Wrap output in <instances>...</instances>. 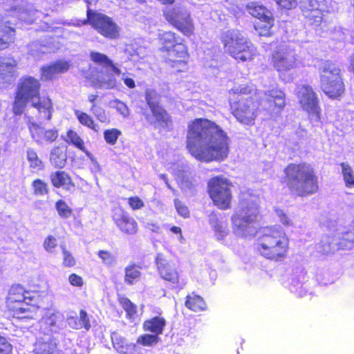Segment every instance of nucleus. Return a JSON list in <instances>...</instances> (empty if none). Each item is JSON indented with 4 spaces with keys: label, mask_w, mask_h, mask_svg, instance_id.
Segmentation results:
<instances>
[{
    "label": "nucleus",
    "mask_w": 354,
    "mask_h": 354,
    "mask_svg": "<svg viewBox=\"0 0 354 354\" xmlns=\"http://www.w3.org/2000/svg\"><path fill=\"white\" fill-rule=\"evenodd\" d=\"M186 149L198 161L220 162L229 156L230 139L215 122L204 118H195L187 124Z\"/></svg>",
    "instance_id": "1"
},
{
    "label": "nucleus",
    "mask_w": 354,
    "mask_h": 354,
    "mask_svg": "<svg viewBox=\"0 0 354 354\" xmlns=\"http://www.w3.org/2000/svg\"><path fill=\"white\" fill-rule=\"evenodd\" d=\"M40 80L34 76H22L17 85L12 111L15 115H22L28 104L42 114L44 119L50 120L53 113V103L48 95H41Z\"/></svg>",
    "instance_id": "2"
},
{
    "label": "nucleus",
    "mask_w": 354,
    "mask_h": 354,
    "mask_svg": "<svg viewBox=\"0 0 354 354\" xmlns=\"http://www.w3.org/2000/svg\"><path fill=\"white\" fill-rule=\"evenodd\" d=\"M281 183L298 197H307L318 192L319 182L314 167L306 162H290L283 170Z\"/></svg>",
    "instance_id": "3"
},
{
    "label": "nucleus",
    "mask_w": 354,
    "mask_h": 354,
    "mask_svg": "<svg viewBox=\"0 0 354 354\" xmlns=\"http://www.w3.org/2000/svg\"><path fill=\"white\" fill-rule=\"evenodd\" d=\"M254 248L266 259L282 261L288 257L290 239L286 231L279 225H267L257 232Z\"/></svg>",
    "instance_id": "4"
},
{
    "label": "nucleus",
    "mask_w": 354,
    "mask_h": 354,
    "mask_svg": "<svg viewBox=\"0 0 354 354\" xmlns=\"http://www.w3.org/2000/svg\"><path fill=\"white\" fill-rule=\"evenodd\" d=\"M156 40L165 64L177 73L188 70L190 53L185 39L173 30H163Z\"/></svg>",
    "instance_id": "5"
},
{
    "label": "nucleus",
    "mask_w": 354,
    "mask_h": 354,
    "mask_svg": "<svg viewBox=\"0 0 354 354\" xmlns=\"http://www.w3.org/2000/svg\"><path fill=\"white\" fill-rule=\"evenodd\" d=\"M44 299V295L38 291L26 290L21 284H13L8 290L6 306L13 318L28 321L35 319Z\"/></svg>",
    "instance_id": "6"
},
{
    "label": "nucleus",
    "mask_w": 354,
    "mask_h": 354,
    "mask_svg": "<svg viewBox=\"0 0 354 354\" xmlns=\"http://www.w3.org/2000/svg\"><path fill=\"white\" fill-rule=\"evenodd\" d=\"M220 41L224 52L238 63L251 62L257 55V48L240 30L230 29L222 32Z\"/></svg>",
    "instance_id": "7"
},
{
    "label": "nucleus",
    "mask_w": 354,
    "mask_h": 354,
    "mask_svg": "<svg viewBox=\"0 0 354 354\" xmlns=\"http://www.w3.org/2000/svg\"><path fill=\"white\" fill-rule=\"evenodd\" d=\"M322 91L331 100H339L344 95L346 86L339 66L331 60H326L319 68Z\"/></svg>",
    "instance_id": "8"
},
{
    "label": "nucleus",
    "mask_w": 354,
    "mask_h": 354,
    "mask_svg": "<svg viewBox=\"0 0 354 354\" xmlns=\"http://www.w3.org/2000/svg\"><path fill=\"white\" fill-rule=\"evenodd\" d=\"M232 181L223 175L213 176L207 180V194L217 209L227 210L232 207Z\"/></svg>",
    "instance_id": "9"
},
{
    "label": "nucleus",
    "mask_w": 354,
    "mask_h": 354,
    "mask_svg": "<svg viewBox=\"0 0 354 354\" xmlns=\"http://www.w3.org/2000/svg\"><path fill=\"white\" fill-rule=\"evenodd\" d=\"M145 98L149 109V112L146 109L141 110L145 120L159 133L170 131L173 127V119L170 113L159 102L155 100L151 92H146Z\"/></svg>",
    "instance_id": "10"
},
{
    "label": "nucleus",
    "mask_w": 354,
    "mask_h": 354,
    "mask_svg": "<svg viewBox=\"0 0 354 354\" xmlns=\"http://www.w3.org/2000/svg\"><path fill=\"white\" fill-rule=\"evenodd\" d=\"M83 25L88 24L104 38L114 40L120 35V28L113 19L105 14L92 10L90 6L86 10V19Z\"/></svg>",
    "instance_id": "11"
},
{
    "label": "nucleus",
    "mask_w": 354,
    "mask_h": 354,
    "mask_svg": "<svg viewBox=\"0 0 354 354\" xmlns=\"http://www.w3.org/2000/svg\"><path fill=\"white\" fill-rule=\"evenodd\" d=\"M165 19L184 36L194 35L195 26L191 12L185 7L174 6L163 10Z\"/></svg>",
    "instance_id": "12"
},
{
    "label": "nucleus",
    "mask_w": 354,
    "mask_h": 354,
    "mask_svg": "<svg viewBox=\"0 0 354 354\" xmlns=\"http://www.w3.org/2000/svg\"><path fill=\"white\" fill-rule=\"evenodd\" d=\"M231 113L240 124L252 127L259 115V106L252 97L230 103Z\"/></svg>",
    "instance_id": "13"
},
{
    "label": "nucleus",
    "mask_w": 354,
    "mask_h": 354,
    "mask_svg": "<svg viewBox=\"0 0 354 354\" xmlns=\"http://www.w3.org/2000/svg\"><path fill=\"white\" fill-rule=\"evenodd\" d=\"M155 262L160 277L172 288H182L186 281L181 277L175 263L167 260L162 254H158Z\"/></svg>",
    "instance_id": "14"
},
{
    "label": "nucleus",
    "mask_w": 354,
    "mask_h": 354,
    "mask_svg": "<svg viewBox=\"0 0 354 354\" xmlns=\"http://www.w3.org/2000/svg\"><path fill=\"white\" fill-rule=\"evenodd\" d=\"M301 12L310 26H319L326 12H328L326 0H300Z\"/></svg>",
    "instance_id": "15"
},
{
    "label": "nucleus",
    "mask_w": 354,
    "mask_h": 354,
    "mask_svg": "<svg viewBox=\"0 0 354 354\" xmlns=\"http://www.w3.org/2000/svg\"><path fill=\"white\" fill-rule=\"evenodd\" d=\"M259 214L255 202L242 199L239 201V209L231 217L232 222L239 229L248 227L254 223Z\"/></svg>",
    "instance_id": "16"
},
{
    "label": "nucleus",
    "mask_w": 354,
    "mask_h": 354,
    "mask_svg": "<svg viewBox=\"0 0 354 354\" xmlns=\"http://www.w3.org/2000/svg\"><path fill=\"white\" fill-rule=\"evenodd\" d=\"M299 103L310 116H314L317 120L321 117L322 109L317 93L312 86L302 85L298 93Z\"/></svg>",
    "instance_id": "17"
},
{
    "label": "nucleus",
    "mask_w": 354,
    "mask_h": 354,
    "mask_svg": "<svg viewBox=\"0 0 354 354\" xmlns=\"http://www.w3.org/2000/svg\"><path fill=\"white\" fill-rule=\"evenodd\" d=\"M270 64L280 75H285L297 66L296 57L283 49H277L271 53Z\"/></svg>",
    "instance_id": "18"
},
{
    "label": "nucleus",
    "mask_w": 354,
    "mask_h": 354,
    "mask_svg": "<svg viewBox=\"0 0 354 354\" xmlns=\"http://www.w3.org/2000/svg\"><path fill=\"white\" fill-rule=\"evenodd\" d=\"M111 218L114 224L122 234L131 236L138 232L137 221L121 206L112 209Z\"/></svg>",
    "instance_id": "19"
},
{
    "label": "nucleus",
    "mask_w": 354,
    "mask_h": 354,
    "mask_svg": "<svg viewBox=\"0 0 354 354\" xmlns=\"http://www.w3.org/2000/svg\"><path fill=\"white\" fill-rule=\"evenodd\" d=\"M263 95L267 103V106L264 108L266 113L270 117L280 115L286 105L284 91L277 88H272L266 91Z\"/></svg>",
    "instance_id": "20"
},
{
    "label": "nucleus",
    "mask_w": 354,
    "mask_h": 354,
    "mask_svg": "<svg viewBox=\"0 0 354 354\" xmlns=\"http://www.w3.org/2000/svg\"><path fill=\"white\" fill-rule=\"evenodd\" d=\"M17 62L12 57H0V87L15 81L17 73Z\"/></svg>",
    "instance_id": "21"
},
{
    "label": "nucleus",
    "mask_w": 354,
    "mask_h": 354,
    "mask_svg": "<svg viewBox=\"0 0 354 354\" xmlns=\"http://www.w3.org/2000/svg\"><path fill=\"white\" fill-rule=\"evenodd\" d=\"M70 68L68 61L59 59L43 66L40 68V79L42 81H51L56 78L59 74L66 73Z\"/></svg>",
    "instance_id": "22"
},
{
    "label": "nucleus",
    "mask_w": 354,
    "mask_h": 354,
    "mask_svg": "<svg viewBox=\"0 0 354 354\" xmlns=\"http://www.w3.org/2000/svg\"><path fill=\"white\" fill-rule=\"evenodd\" d=\"M16 28L9 21L0 17V51L9 49L15 42Z\"/></svg>",
    "instance_id": "23"
},
{
    "label": "nucleus",
    "mask_w": 354,
    "mask_h": 354,
    "mask_svg": "<svg viewBox=\"0 0 354 354\" xmlns=\"http://www.w3.org/2000/svg\"><path fill=\"white\" fill-rule=\"evenodd\" d=\"M59 343L55 338L37 340L34 344L33 354H61Z\"/></svg>",
    "instance_id": "24"
},
{
    "label": "nucleus",
    "mask_w": 354,
    "mask_h": 354,
    "mask_svg": "<svg viewBox=\"0 0 354 354\" xmlns=\"http://www.w3.org/2000/svg\"><path fill=\"white\" fill-rule=\"evenodd\" d=\"M50 182L55 188H63L70 191L75 186L71 176L65 171H56L50 176Z\"/></svg>",
    "instance_id": "25"
},
{
    "label": "nucleus",
    "mask_w": 354,
    "mask_h": 354,
    "mask_svg": "<svg viewBox=\"0 0 354 354\" xmlns=\"http://www.w3.org/2000/svg\"><path fill=\"white\" fill-rule=\"evenodd\" d=\"M167 325L165 318L160 315L147 319L142 324V328L145 332L159 336L163 333Z\"/></svg>",
    "instance_id": "26"
},
{
    "label": "nucleus",
    "mask_w": 354,
    "mask_h": 354,
    "mask_svg": "<svg viewBox=\"0 0 354 354\" xmlns=\"http://www.w3.org/2000/svg\"><path fill=\"white\" fill-rule=\"evenodd\" d=\"M89 58L92 62L100 66L102 68L110 70L115 75H120V69L115 66L106 55L96 51H91L89 53Z\"/></svg>",
    "instance_id": "27"
},
{
    "label": "nucleus",
    "mask_w": 354,
    "mask_h": 354,
    "mask_svg": "<svg viewBox=\"0 0 354 354\" xmlns=\"http://www.w3.org/2000/svg\"><path fill=\"white\" fill-rule=\"evenodd\" d=\"M89 58L92 62L100 66L102 68L110 70L115 75H120V69L115 66L106 55L96 51H91L89 53Z\"/></svg>",
    "instance_id": "28"
},
{
    "label": "nucleus",
    "mask_w": 354,
    "mask_h": 354,
    "mask_svg": "<svg viewBox=\"0 0 354 354\" xmlns=\"http://www.w3.org/2000/svg\"><path fill=\"white\" fill-rule=\"evenodd\" d=\"M65 142L85 153L90 159L93 158L92 153L86 149L83 138L73 129H68L66 133Z\"/></svg>",
    "instance_id": "29"
},
{
    "label": "nucleus",
    "mask_w": 354,
    "mask_h": 354,
    "mask_svg": "<svg viewBox=\"0 0 354 354\" xmlns=\"http://www.w3.org/2000/svg\"><path fill=\"white\" fill-rule=\"evenodd\" d=\"M185 306L187 309L195 313H201L207 309L205 299L194 292L186 296Z\"/></svg>",
    "instance_id": "30"
},
{
    "label": "nucleus",
    "mask_w": 354,
    "mask_h": 354,
    "mask_svg": "<svg viewBox=\"0 0 354 354\" xmlns=\"http://www.w3.org/2000/svg\"><path fill=\"white\" fill-rule=\"evenodd\" d=\"M274 26V17L273 15L259 19L254 26V30L258 32L260 37H270L274 32L272 28Z\"/></svg>",
    "instance_id": "31"
},
{
    "label": "nucleus",
    "mask_w": 354,
    "mask_h": 354,
    "mask_svg": "<svg viewBox=\"0 0 354 354\" xmlns=\"http://www.w3.org/2000/svg\"><path fill=\"white\" fill-rule=\"evenodd\" d=\"M111 339L113 348L121 354H129L136 348V344H128L124 337L116 331L111 333Z\"/></svg>",
    "instance_id": "32"
},
{
    "label": "nucleus",
    "mask_w": 354,
    "mask_h": 354,
    "mask_svg": "<svg viewBox=\"0 0 354 354\" xmlns=\"http://www.w3.org/2000/svg\"><path fill=\"white\" fill-rule=\"evenodd\" d=\"M142 267L136 263H130L124 268V281L128 286L136 284L141 278Z\"/></svg>",
    "instance_id": "33"
},
{
    "label": "nucleus",
    "mask_w": 354,
    "mask_h": 354,
    "mask_svg": "<svg viewBox=\"0 0 354 354\" xmlns=\"http://www.w3.org/2000/svg\"><path fill=\"white\" fill-rule=\"evenodd\" d=\"M26 159L32 172H38L44 169V163L35 149L32 147L27 149Z\"/></svg>",
    "instance_id": "34"
},
{
    "label": "nucleus",
    "mask_w": 354,
    "mask_h": 354,
    "mask_svg": "<svg viewBox=\"0 0 354 354\" xmlns=\"http://www.w3.org/2000/svg\"><path fill=\"white\" fill-rule=\"evenodd\" d=\"M50 160L55 168L62 169L64 167L66 162V155L62 147L56 146L52 149Z\"/></svg>",
    "instance_id": "35"
},
{
    "label": "nucleus",
    "mask_w": 354,
    "mask_h": 354,
    "mask_svg": "<svg viewBox=\"0 0 354 354\" xmlns=\"http://www.w3.org/2000/svg\"><path fill=\"white\" fill-rule=\"evenodd\" d=\"M118 301L120 306L125 311L126 318L129 320L135 319L138 312L137 305L124 296H119Z\"/></svg>",
    "instance_id": "36"
},
{
    "label": "nucleus",
    "mask_w": 354,
    "mask_h": 354,
    "mask_svg": "<svg viewBox=\"0 0 354 354\" xmlns=\"http://www.w3.org/2000/svg\"><path fill=\"white\" fill-rule=\"evenodd\" d=\"M245 8L250 15L258 19L272 15L266 7L254 1L248 3Z\"/></svg>",
    "instance_id": "37"
},
{
    "label": "nucleus",
    "mask_w": 354,
    "mask_h": 354,
    "mask_svg": "<svg viewBox=\"0 0 354 354\" xmlns=\"http://www.w3.org/2000/svg\"><path fill=\"white\" fill-rule=\"evenodd\" d=\"M74 113L80 124L93 130L95 132L98 131V125L95 122L94 120L89 114L80 110H75Z\"/></svg>",
    "instance_id": "38"
},
{
    "label": "nucleus",
    "mask_w": 354,
    "mask_h": 354,
    "mask_svg": "<svg viewBox=\"0 0 354 354\" xmlns=\"http://www.w3.org/2000/svg\"><path fill=\"white\" fill-rule=\"evenodd\" d=\"M343 178L346 187H354V171L351 167L345 162L340 164Z\"/></svg>",
    "instance_id": "39"
},
{
    "label": "nucleus",
    "mask_w": 354,
    "mask_h": 354,
    "mask_svg": "<svg viewBox=\"0 0 354 354\" xmlns=\"http://www.w3.org/2000/svg\"><path fill=\"white\" fill-rule=\"evenodd\" d=\"M160 341L159 337L152 333H145L140 335L136 340V343L142 346H152L158 344Z\"/></svg>",
    "instance_id": "40"
},
{
    "label": "nucleus",
    "mask_w": 354,
    "mask_h": 354,
    "mask_svg": "<svg viewBox=\"0 0 354 354\" xmlns=\"http://www.w3.org/2000/svg\"><path fill=\"white\" fill-rule=\"evenodd\" d=\"M62 254V265L65 268H73L76 265V259L72 252L69 251L65 245L60 246Z\"/></svg>",
    "instance_id": "41"
},
{
    "label": "nucleus",
    "mask_w": 354,
    "mask_h": 354,
    "mask_svg": "<svg viewBox=\"0 0 354 354\" xmlns=\"http://www.w3.org/2000/svg\"><path fill=\"white\" fill-rule=\"evenodd\" d=\"M33 193L36 196H44L48 194V184L40 178H37L32 182Z\"/></svg>",
    "instance_id": "42"
},
{
    "label": "nucleus",
    "mask_w": 354,
    "mask_h": 354,
    "mask_svg": "<svg viewBox=\"0 0 354 354\" xmlns=\"http://www.w3.org/2000/svg\"><path fill=\"white\" fill-rule=\"evenodd\" d=\"M97 256L102 263L108 267L113 266L116 263V258L111 252L106 250H100L97 252Z\"/></svg>",
    "instance_id": "43"
},
{
    "label": "nucleus",
    "mask_w": 354,
    "mask_h": 354,
    "mask_svg": "<svg viewBox=\"0 0 354 354\" xmlns=\"http://www.w3.org/2000/svg\"><path fill=\"white\" fill-rule=\"evenodd\" d=\"M55 209L58 215L62 218H69L73 213L72 209L62 199L58 200L55 203Z\"/></svg>",
    "instance_id": "44"
},
{
    "label": "nucleus",
    "mask_w": 354,
    "mask_h": 354,
    "mask_svg": "<svg viewBox=\"0 0 354 354\" xmlns=\"http://www.w3.org/2000/svg\"><path fill=\"white\" fill-rule=\"evenodd\" d=\"M121 134V131L115 128L106 129L104 131V138L107 144L114 145Z\"/></svg>",
    "instance_id": "45"
},
{
    "label": "nucleus",
    "mask_w": 354,
    "mask_h": 354,
    "mask_svg": "<svg viewBox=\"0 0 354 354\" xmlns=\"http://www.w3.org/2000/svg\"><path fill=\"white\" fill-rule=\"evenodd\" d=\"M44 130V128L36 123H32L29 126L31 137L38 143L43 142Z\"/></svg>",
    "instance_id": "46"
},
{
    "label": "nucleus",
    "mask_w": 354,
    "mask_h": 354,
    "mask_svg": "<svg viewBox=\"0 0 354 354\" xmlns=\"http://www.w3.org/2000/svg\"><path fill=\"white\" fill-rule=\"evenodd\" d=\"M58 246L57 240L55 236L48 234L44 240L43 247L48 253H53Z\"/></svg>",
    "instance_id": "47"
},
{
    "label": "nucleus",
    "mask_w": 354,
    "mask_h": 354,
    "mask_svg": "<svg viewBox=\"0 0 354 354\" xmlns=\"http://www.w3.org/2000/svg\"><path fill=\"white\" fill-rule=\"evenodd\" d=\"M212 223L214 231L218 238H223L227 234L226 225H224L217 218L212 221Z\"/></svg>",
    "instance_id": "48"
},
{
    "label": "nucleus",
    "mask_w": 354,
    "mask_h": 354,
    "mask_svg": "<svg viewBox=\"0 0 354 354\" xmlns=\"http://www.w3.org/2000/svg\"><path fill=\"white\" fill-rule=\"evenodd\" d=\"M174 205L178 214L180 216L184 218L189 217L190 212L188 207L184 203L181 202L178 199H175Z\"/></svg>",
    "instance_id": "49"
},
{
    "label": "nucleus",
    "mask_w": 354,
    "mask_h": 354,
    "mask_svg": "<svg viewBox=\"0 0 354 354\" xmlns=\"http://www.w3.org/2000/svg\"><path fill=\"white\" fill-rule=\"evenodd\" d=\"M111 103H113V106L117 110V111L121 114L124 117H127L129 114V110L127 104L120 101L118 99L113 100Z\"/></svg>",
    "instance_id": "50"
},
{
    "label": "nucleus",
    "mask_w": 354,
    "mask_h": 354,
    "mask_svg": "<svg viewBox=\"0 0 354 354\" xmlns=\"http://www.w3.org/2000/svg\"><path fill=\"white\" fill-rule=\"evenodd\" d=\"M230 93L233 95H250L252 92L250 86L248 84L239 85L230 90Z\"/></svg>",
    "instance_id": "51"
},
{
    "label": "nucleus",
    "mask_w": 354,
    "mask_h": 354,
    "mask_svg": "<svg viewBox=\"0 0 354 354\" xmlns=\"http://www.w3.org/2000/svg\"><path fill=\"white\" fill-rule=\"evenodd\" d=\"M128 204L132 210H138L144 207L143 201L138 196H133L127 198Z\"/></svg>",
    "instance_id": "52"
},
{
    "label": "nucleus",
    "mask_w": 354,
    "mask_h": 354,
    "mask_svg": "<svg viewBox=\"0 0 354 354\" xmlns=\"http://www.w3.org/2000/svg\"><path fill=\"white\" fill-rule=\"evenodd\" d=\"M281 10H289L295 8L297 0H273Z\"/></svg>",
    "instance_id": "53"
},
{
    "label": "nucleus",
    "mask_w": 354,
    "mask_h": 354,
    "mask_svg": "<svg viewBox=\"0 0 354 354\" xmlns=\"http://www.w3.org/2000/svg\"><path fill=\"white\" fill-rule=\"evenodd\" d=\"M58 138V131L57 129L44 130L43 142L51 143L55 141Z\"/></svg>",
    "instance_id": "54"
},
{
    "label": "nucleus",
    "mask_w": 354,
    "mask_h": 354,
    "mask_svg": "<svg viewBox=\"0 0 354 354\" xmlns=\"http://www.w3.org/2000/svg\"><path fill=\"white\" fill-rule=\"evenodd\" d=\"M275 212L277 215V216L279 218L280 222L284 225V226H290L292 225V221L291 218L289 217V216L286 214L283 210L280 209H277L275 210Z\"/></svg>",
    "instance_id": "55"
},
{
    "label": "nucleus",
    "mask_w": 354,
    "mask_h": 354,
    "mask_svg": "<svg viewBox=\"0 0 354 354\" xmlns=\"http://www.w3.org/2000/svg\"><path fill=\"white\" fill-rule=\"evenodd\" d=\"M12 351V345L6 338L0 335V354H10Z\"/></svg>",
    "instance_id": "56"
},
{
    "label": "nucleus",
    "mask_w": 354,
    "mask_h": 354,
    "mask_svg": "<svg viewBox=\"0 0 354 354\" xmlns=\"http://www.w3.org/2000/svg\"><path fill=\"white\" fill-rule=\"evenodd\" d=\"M104 85L107 89L115 88L117 86V80L115 77H110L107 80L99 82L97 84H94L93 86L97 88H102Z\"/></svg>",
    "instance_id": "57"
},
{
    "label": "nucleus",
    "mask_w": 354,
    "mask_h": 354,
    "mask_svg": "<svg viewBox=\"0 0 354 354\" xmlns=\"http://www.w3.org/2000/svg\"><path fill=\"white\" fill-rule=\"evenodd\" d=\"M44 323L50 327L55 326L58 322V316L57 313H51L46 314L43 317Z\"/></svg>",
    "instance_id": "58"
},
{
    "label": "nucleus",
    "mask_w": 354,
    "mask_h": 354,
    "mask_svg": "<svg viewBox=\"0 0 354 354\" xmlns=\"http://www.w3.org/2000/svg\"><path fill=\"white\" fill-rule=\"evenodd\" d=\"M68 281L73 286L81 288L84 285V281L81 276L72 273L68 276Z\"/></svg>",
    "instance_id": "59"
},
{
    "label": "nucleus",
    "mask_w": 354,
    "mask_h": 354,
    "mask_svg": "<svg viewBox=\"0 0 354 354\" xmlns=\"http://www.w3.org/2000/svg\"><path fill=\"white\" fill-rule=\"evenodd\" d=\"M80 320L82 324L83 328L88 330L91 328L90 320L87 313L84 310H80Z\"/></svg>",
    "instance_id": "60"
},
{
    "label": "nucleus",
    "mask_w": 354,
    "mask_h": 354,
    "mask_svg": "<svg viewBox=\"0 0 354 354\" xmlns=\"http://www.w3.org/2000/svg\"><path fill=\"white\" fill-rule=\"evenodd\" d=\"M124 84L129 88H133L136 87L135 81L131 77H125L123 80Z\"/></svg>",
    "instance_id": "61"
},
{
    "label": "nucleus",
    "mask_w": 354,
    "mask_h": 354,
    "mask_svg": "<svg viewBox=\"0 0 354 354\" xmlns=\"http://www.w3.org/2000/svg\"><path fill=\"white\" fill-rule=\"evenodd\" d=\"M96 118L100 122L109 123L110 121L109 119L105 115L104 111H103L100 114L96 115Z\"/></svg>",
    "instance_id": "62"
},
{
    "label": "nucleus",
    "mask_w": 354,
    "mask_h": 354,
    "mask_svg": "<svg viewBox=\"0 0 354 354\" xmlns=\"http://www.w3.org/2000/svg\"><path fill=\"white\" fill-rule=\"evenodd\" d=\"M98 98L97 95L91 94L88 96V101L92 104L91 110H93L94 108L96 106V100Z\"/></svg>",
    "instance_id": "63"
},
{
    "label": "nucleus",
    "mask_w": 354,
    "mask_h": 354,
    "mask_svg": "<svg viewBox=\"0 0 354 354\" xmlns=\"http://www.w3.org/2000/svg\"><path fill=\"white\" fill-rule=\"evenodd\" d=\"M170 231L175 234H180V235H182V230H181V228L178 227V226H172L171 228H170Z\"/></svg>",
    "instance_id": "64"
}]
</instances>
